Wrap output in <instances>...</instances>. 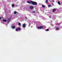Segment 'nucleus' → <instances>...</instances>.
<instances>
[{
    "mask_svg": "<svg viewBox=\"0 0 62 62\" xmlns=\"http://www.w3.org/2000/svg\"><path fill=\"white\" fill-rule=\"evenodd\" d=\"M31 3L33 5H37V3L35 2L31 1Z\"/></svg>",
    "mask_w": 62,
    "mask_h": 62,
    "instance_id": "obj_1",
    "label": "nucleus"
},
{
    "mask_svg": "<svg viewBox=\"0 0 62 62\" xmlns=\"http://www.w3.org/2000/svg\"><path fill=\"white\" fill-rule=\"evenodd\" d=\"M44 27V26H38L37 28L38 29H42V28H43Z\"/></svg>",
    "mask_w": 62,
    "mask_h": 62,
    "instance_id": "obj_2",
    "label": "nucleus"
},
{
    "mask_svg": "<svg viewBox=\"0 0 62 62\" xmlns=\"http://www.w3.org/2000/svg\"><path fill=\"white\" fill-rule=\"evenodd\" d=\"M21 30V29L20 28H18L17 29H16V31H20Z\"/></svg>",
    "mask_w": 62,
    "mask_h": 62,
    "instance_id": "obj_3",
    "label": "nucleus"
},
{
    "mask_svg": "<svg viewBox=\"0 0 62 62\" xmlns=\"http://www.w3.org/2000/svg\"><path fill=\"white\" fill-rule=\"evenodd\" d=\"M26 25L25 24H24L22 26L23 28H25V27Z\"/></svg>",
    "mask_w": 62,
    "mask_h": 62,
    "instance_id": "obj_4",
    "label": "nucleus"
},
{
    "mask_svg": "<svg viewBox=\"0 0 62 62\" xmlns=\"http://www.w3.org/2000/svg\"><path fill=\"white\" fill-rule=\"evenodd\" d=\"M11 27L13 29H15V26H11Z\"/></svg>",
    "mask_w": 62,
    "mask_h": 62,
    "instance_id": "obj_5",
    "label": "nucleus"
},
{
    "mask_svg": "<svg viewBox=\"0 0 62 62\" xmlns=\"http://www.w3.org/2000/svg\"><path fill=\"white\" fill-rule=\"evenodd\" d=\"M30 9H33V7L32 6H31L30 7Z\"/></svg>",
    "mask_w": 62,
    "mask_h": 62,
    "instance_id": "obj_6",
    "label": "nucleus"
},
{
    "mask_svg": "<svg viewBox=\"0 0 62 62\" xmlns=\"http://www.w3.org/2000/svg\"><path fill=\"white\" fill-rule=\"evenodd\" d=\"M56 10V9H53V12H54V11H55Z\"/></svg>",
    "mask_w": 62,
    "mask_h": 62,
    "instance_id": "obj_7",
    "label": "nucleus"
},
{
    "mask_svg": "<svg viewBox=\"0 0 62 62\" xmlns=\"http://www.w3.org/2000/svg\"><path fill=\"white\" fill-rule=\"evenodd\" d=\"M27 3H29V4H31V1H27Z\"/></svg>",
    "mask_w": 62,
    "mask_h": 62,
    "instance_id": "obj_8",
    "label": "nucleus"
},
{
    "mask_svg": "<svg viewBox=\"0 0 62 62\" xmlns=\"http://www.w3.org/2000/svg\"><path fill=\"white\" fill-rule=\"evenodd\" d=\"M58 3L59 5H61V4H60V2L59 1H58Z\"/></svg>",
    "mask_w": 62,
    "mask_h": 62,
    "instance_id": "obj_9",
    "label": "nucleus"
},
{
    "mask_svg": "<svg viewBox=\"0 0 62 62\" xmlns=\"http://www.w3.org/2000/svg\"><path fill=\"white\" fill-rule=\"evenodd\" d=\"M3 22H7V20H5V19L3 20Z\"/></svg>",
    "mask_w": 62,
    "mask_h": 62,
    "instance_id": "obj_10",
    "label": "nucleus"
},
{
    "mask_svg": "<svg viewBox=\"0 0 62 62\" xmlns=\"http://www.w3.org/2000/svg\"><path fill=\"white\" fill-rule=\"evenodd\" d=\"M23 3H24L25 2V0H22Z\"/></svg>",
    "mask_w": 62,
    "mask_h": 62,
    "instance_id": "obj_11",
    "label": "nucleus"
},
{
    "mask_svg": "<svg viewBox=\"0 0 62 62\" xmlns=\"http://www.w3.org/2000/svg\"><path fill=\"white\" fill-rule=\"evenodd\" d=\"M49 30V29H47L46 30V31H48Z\"/></svg>",
    "mask_w": 62,
    "mask_h": 62,
    "instance_id": "obj_12",
    "label": "nucleus"
},
{
    "mask_svg": "<svg viewBox=\"0 0 62 62\" xmlns=\"http://www.w3.org/2000/svg\"><path fill=\"white\" fill-rule=\"evenodd\" d=\"M48 7L49 8H50V7H51V5H50L49 4L48 5Z\"/></svg>",
    "mask_w": 62,
    "mask_h": 62,
    "instance_id": "obj_13",
    "label": "nucleus"
},
{
    "mask_svg": "<svg viewBox=\"0 0 62 62\" xmlns=\"http://www.w3.org/2000/svg\"><path fill=\"white\" fill-rule=\"evenodd\" d=\"M10 18H9L8 20V22H10Z\"/></svg>",
    "mask_w": 62,
    "mask_h": 62,
    "instance_id": "obj_14",
    "label": "nucleus"
},
{
    "mask_svg": "<svg viewBox=\"0 0 62 62\" xmlns=\"http://www.w3.org/2000/svg\"><path fill=\"white\" fill-rule=\"evenodd\" d=\"M42 7H43V8H45V6L44 5H42Z\"/></svg>",
    "mask_w": 62,
    "mask_h": 62,
    "instance_id": "obj_15",
    "label": "nucleus"
},
{
    "mask_svg": "<svg viewBox=\"0 0 62 62\" xmlns=\"http://www.w3.org/2000/svg\"><path fill=\"white\" fill-rule=\"evenodd\" d=\"M14 14H16L17 13V12L16 11H15L14 13Z\"/></svg>",
    "mask_w": 62,
    "mask_h": 62,
    "instance_id": "obj_16",
    "label": "nucleus"
},
{
    "mask_svg": "<svg viewBox=\"0 0 62 62\" xmlns=\"http://www.w3.org/2000/svg\"><path fill=\"white\" fill-rule=\"evenodd\" d=\"M51 0V2H54V0Z\"/></svg>",
    "mask_w": 62,
    "mask_h": 62,
    "instance_id": "obj_17",
    "label": "nucleus"
},
{
    "mask_svg": "<svg viewBox=\"0 0 62 62\" xmlns=\"http://www.w3.org/2000/svg\"><path fill=\"white\" fill-rule=\"evenodd\" d=\"M56 30H58L59 29V28L58 27H57L56 28Z\"/></svg>",
    "mask_w": 62,
    "mask_h": 62,
    "instance_id": "obj_18",
    "label": "nucleus"
},
{
    "mask_svg": "<svg viewBox=\"0 0 62 62\" xmlns=\"http://www.w3.org/2000/svg\"><path fill=\"white\" fill-rule=\"evenodd\" d=\"M14 6V4H13L12 5V7H13Z\"/></svg>",
    "mask_w": 62,
    "mask_h": 62,
    "instance_id": "obj_19",
    "label": "nucleus"
},
{
    "mask_svg": "<svg viewBox=\"0 0 62 62\" xmlns=\"http://www.w3.org/2000/svg\"><path fill=\"white\" fill-rule=\"evenodd\" d=\"M46 2L47 3H48V1L47 0H46Z\"/></svg>",
    "mask_w": 62,
    "mask_h": 62,
    "instance_id": "obj_20",
    "label": "nucleus"
},
{
    "mask_svg": "<svg viewBox=\"0 0 62 62\" xmlns=\"http://www.w3.org/2000/svg\"><path fill=\"white\" fill-rule=\"evenodd\" d=\"M35 12H36V11H32L33 13H35Z\"/></svg>",
    "mask_w": 62,
    "mask_h": 62,
    "instance_id": "obj_21",
    "label": "nucleus"
},
{
    "mask_svg": "<svg viewBox=\"0 0 62 62\" xmlns=\"http://www.w3.org/2000/svg\"><path fill=\"white\" fill-rule=\"evenodd\" d=\"M18 25H21V23H18Z\"/></svg>",
    "mask_w": 62,
    "mask_h": 62,
    "instance_id": "obj_22",
    "label": "nucleus"
},
{
    "mask_svg": "<svg viewBox=\"0 0 62 62\" xmlns=\"http://www.w3.org/2000/svg\"><path fill=\"white\" fill-rule=\"evenodd\" d=\"M49 18H52V16H49Z\"/></svg>",
    "mask_w": 62,
    "mask_h": 62,
    "instance_id": "obj_23",
    "label": "nucleus"
},
{
    "mask_svg": "<svg viewBox=\"0 0 62 62\" xmlns=\"http://www.w3.org/2000/svg\"><path fill=\"white\" fill-rule=\"evenodd\" d=\"M59 28H62V26H60L59 27Z\"/></svg>",
    "mask_w": 62,
    "mask_h": 62,
    "instance_id": "obj_24",
    "label": "nucleus"
},
{
    "mask_svg": "<svg viewBox=\"0 0 62 62\" xmlns=\"http://www.w3.org/2000/svg\"><path fill=\"white\" fill-rule=\"evenodd\" d=\"M1 19H2V18H1V17H0V20H1Z\"/></svg>",
    "mask_w": 62,
    "mask_h": 62,
    "instance_id": "obj_25",
    "label": "nucleus"
},
{
    "mask_svg": "<svg viewBox=\"0 0 62 62\" xmlns=\"http://www.w3.org/2000/svg\"><path fill=\"white\" fill-rule=\"evenodd\" d=\"M54 25H51V26H53Z\"/></svg>",
    "mask_w": 62,
    "mask_h": 62,
    "instance_id": "obj_26",
    "label": "nucleus"
},
{
    "mask_svg": "<svg viewBox=\"0 0 62 62\" xmlns=\"http://www.w3.org/2000/svg\"><path fill=\"white\" fill-rule=\"evenodd\" d=\"M29 26H30V24H29Z\"/></svg>",
    "mask_w": 62,
    "mask_h": 62,
    "instance_id": "obj_27",
    "label": "nucleus"
},
{
    "mask_svg": "<svg viewBox=\"0 0 62 62\" xmlns=\"http://www.w3.org/2000/svg\"><path fill=\"white\" fill-rule=\"evenodd\" d=\"M26 19H27V17H26Z\"/></svg>",
    "mask_w": 62,
    "mask_h": 62,
    "instance_id": "obj_28",
    "label": "nucleus"
},
{
    "mask_svg": "<svg viewBox=\"0 0 62 62\" xmlns=\"http://www.w3.org/2000/svg\"><path fill=\"white\" fill-rule=\"evenodd\" d=\"M57 11H58V10H57Z\"/></svg>",
    "mask_w": 62,
    "mask_h": 62,
    "instance_id": "obj_29",
    "label": "nucleus"
}]
</instances>
